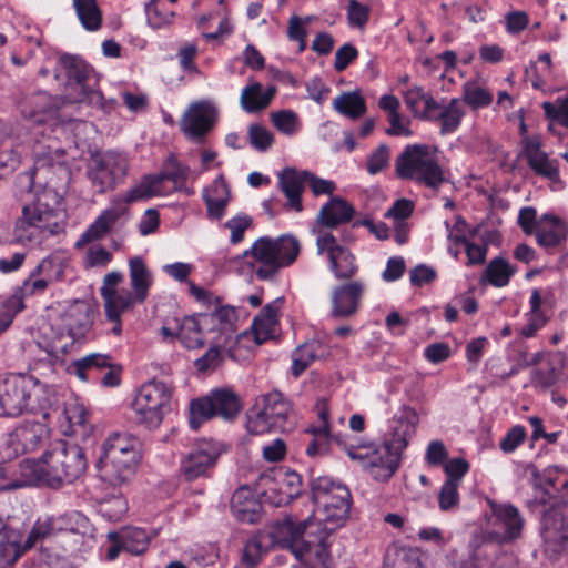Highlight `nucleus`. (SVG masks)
Returning a JSON list of instances; mask_svg holds the SVG:
<instances>
[{"label":"nucleus","mask_w":568,"mask_h":568,"mask_svg":"<svg viewBox=\"0 0 568 568\" xmlns=\"http://www.w3.org/2000/svg\"><path fill=\"white\" fill-rule=\"evenodd\" d=\"M141 442L129 433L114 432L102 444L98 460L100 478L113 487H121L135 475L141 460Z\"/></svg>","instance_id":"obj_1"},{"label":"nucleus","mask_w":568,"mask_h":568,"mask_svg":"<svg viewBox=\"0 0 568 568\" xmlns=\"http://www.w3.org/2000/svg\"><path fill=\"white\" fill-rule=\"evenodd\" d=\"M55 80H63L64 93L70 103H84L103 111L113 109L115 101H106L100 90L93 69L81 57L64 53L54 70Z\"/></svg>","instance_id":"obj_2"},{"label":"nucleus","mask_w":568,"mask_h":568,"mask_svg":"<svg viewBox=\"0 0 568 568\" xmlns=\"http://www.w3.org/2000/svg\"><path fill=\"white\" fill-rule=\"evenodd\" d=\"M59 203L58 195L53 191H44L32 205L22 207L21 216L16 221L13 239L17 243L41 244L51 235L63 231V225L58 221L59 210L50 205Z\"/></svg>","instance_id":"obj_3"},{"label":"nucleus","mask_w":568,"mask_h":568,"mask_svg":"<svg viewBox=\"0 0 568 568\" xmlns=\"http://www.w3.org/2000/svg\"><path fill=\"white\" fill-rule=\"evenodd\" d=\"M41 462L39 478L51 488L73 483L88 467L83 448L65 440L57 442L44 452Z\"/></svg>","instance_id":"obj_4"},{"label":"nucleus","mask_w":568,"mask_h":568,"mask_svg":"<svg viewBox=\"0 0 568 568\" xmlns=\"http://www.w3.org/2000/svg\"><path fill=\"white\" fill-rule=\"evenodd\" d=\"M301 251L298 240L290 234L276 240L263 236L256 240L251 250L245 251L244 256L252 257L261 265L255 268L258 280H272L283 267L295 262Z\"/></svg>","instance_id":"obj_5"},{"label":"nucleus","mask_w":568,"mask_h":568,"mask_svg":"<svg viewBox=\"0 0 568 568\" xmlns=\"http://www.w3.org/2000/svg\"><path fill=\"white\" fill-rule=\"evenodd\" d=\"M395 170L399 179L414 180L433 190L446 182L442 166L427 145H407L397 156Z\"/></svg>","instance_id":"obj_6"},{"label":"nucleus","mask_w":568,"mask_h":568,"mask_svg":"<svg viewBox=\"0 0 568 568\" xmlns=\"http://www.w3.org/2000/svg\"><path fill=\"white\" fill-rule=\"evenodd\" d=\"M173 390V385L155 379L143 384L131 404L132 420L149 430L158 428L171 410Z\"/></svg>","instance_id":"obj_7"},{"label":"nucleus","mask_w":568,"mask_h":568,"mask_svg":"<svg viewBox=\"0 0 568 568\" xmlns=\"http://www.w3.org/2000/svg\"><path fill=\"white\" fill-rule=\"evenodd\" d=\"M311 500L322 513L323 521L335 527L343 525L348 517L352 497L348 488L331 477L320 476L310 478Z\"/></svg>","instance_id":"obj_8"},{"label":"nucleus","mask_w":568,"mask_h":568,"mask_svg":"<svg viewBox=\"0 0 568 568\" xmlns=\"http://www.w3.org/2000/svg\"><path fill=\"white\" fill-rule=\"evenodd\" d=\"M242 409L241 399L231 389L217 388L206 396L193 398L189 405L187 423L192 430L196 432L201 426L215 418L233 420Z\"/></svg>","instance_id":"obj_9"},{"label":"nucleus","mask_w":568,"mask_h":568,"mask_svg":"<svg viewBox=\"0 0 568 568\" xmlns=\"http://www.w3.org/2000/svg\"><path fill=\"white\" fill-rule=\"evenodd\" d=\"M128 161L115 151H94L88 162L87 175L99 193L113 190L126 175Z\"/></svg>","instance_id":"obj_10"},{"label":"nucleus","mask_w":568,"mask_h":568,"mask_svg":"<svg viewBox=\"0 0 568 568\" xmlns=\"http://www.w3.org/2000/svg\"><path fill=\"white\" fill-rule=\"evenodd\" d=\"M38 381L24 374H11L0 384V417H18L31 409Z\"/></svg>","instance_id":"obj_11"},{"label":"nucleus","mask_w":568,"mask_h":568,"mask_svg":"<svg viewBox=\"0 0 568 568\" xmlns=\"http://www.w3.org/2000/svg\"><path fill=\"white\" fill-rule=\"evenodd\" d=\"M352 459L359 460L363 469L376 481H388L400 465L402 457L383 444L379 447L353 446L347 448Z\"/></svg>","instance_id":"obj_12"},{"label":"nucleus","mask_w":568,"mask_h":568,"mask_svg":"<svg viewBox=\"0 0 568 568\" xmlns=\"http://www.w3.org/2000/svg\"><path fill=\"white\" fill-rule=\"evenodd\" d=\"M219 119V110L210 100L192 102L184 111L180 121L185 138L195 143L203 144L214 129Z\"/></svg>","instance_id":"obj_13"},{"label":"nucleus","mask_w":568,"mask_h":568,"mask_svg":"<svg viewBox=\"0 0 568 568\" xmlns=\"http://www.w3.org/2000/svg\"><path fill=\"white\" fill-rule=\"evenodd\" d=\"M106 369L100 383L103 387H116L121 384L123 367L114 363L109 354L92 353L71 363L68 371L82 382L93 379L92 373Z\"/></svg>","instance_id":"obj_14"},{"label":"nucleus","mask_w":568,"mask_h":568,"mask_svg":"<svg viewBox=\"0 0 568 568\" xmlns=\"http://www.w3.org/2000/svg\"><path fill=\"white\" fill-rule=\"evenodd\" d=\"M336 528L335 525L323 521V518L317 521L304 520L296 559L302 560L306 555H314L325 562L328 558V538Z\"/></svg>","instance_id":"obj_15"},{"label":"nucleus","mask_w":568,"mask_h":568,"mask_svg":"<svg viewBox=\"0 0 568 568\" xmlns=\"http://www.w3.org/2000/svg\"><path fill=\"white\" fill-rule=\"evenodd\" d=\"M178 190V169L170 172L145 174L141 181L132 186L122 199L125 204H132L158 195H165Z\"/></svg>","instance_id":"obj_16"},{"label":"nucleus","mask_w":568,"mask_h":568,"mask_svg":"<svg viewBox=\"0 0 568 568\" xmlns=\"http://www.w3.org/2000/svg\"><path fill=\"white\" fill-rule=\"evenodd\" d=\"M227 450L223 443L209 442L190 452L181 466V474L186 481H193L206 474L213 467L219 457Z\"/></svg>","instance_id":"obj_17"},{"label":"nucleus","mask_w":568,"mask_h":568,"mask_svg":"<svg viewBox=\"0 0 568 568\" xmlns=\"http://www.w3.org/2000/svg\"><path fill=\"white\" fill-rule=\"evenodd\" d=\"M58 321L61 337L65 336L69 339L65 344L71 346L84 338L90 329L92 324L91 307L85 302L77 300L59 315Z\"/></svg>","instance_id":"obj_18"},{"label":"nucleus","mask_w":568,"mask_h":568,"mask_svg":"<svg viewBox=\"0 0 568 568\" xmlns=\"http://www.w3.org/2000/svg\"><path fill=\"white\" fill-rule=\"evenodd\" d=\"M49 429L45 424L24 419L9 434L8 446L16 455H23L39 449L48 438Z\"/></svg>","instance_id":"obj_19"},{"label":"nucleus","mask_w":568,"mask_h":568,"mask_svg":"<svg viewBox=\"0 0 568 568\" xmlns=\"http://www.w3.org/2000/svg\"><path fill=\"white\" fill-rule=\"evenodd\" d=\"M418 419L415 409L404 407L400 415L390 420L389 432L384 435L383 445L393 453H398V456L402 457L403 452L415 435Z\"/></svg>","instance_id":"obj_20"},{"label":"nucleus","mask_w":568,"mask_h":568,"mask_svg":"<svg viewBox=\"0 0 568 568\" xmlns=\"http://www.w3.org/2000/svg\"><path fill=\"white\" fill-rule=\"evenodd\" d=\"M498 546L489 540L485 534H475L467 547L466 555L453 554V564L456 568H491L493 558Z\"/></svg>","instance_id":"obj_21"},{"label":"nucleus","mask_w":568,"mask_h":568,"mask_svg":"<svg viewBox=\"0 0 568 568\" xmlns=\"http://www.w3.org/2000/svg\"><path fill=\"white\" fill-rule=\"evenodd\" d=\"M567 365L568 358L565 353L559 351L547 353L540 366L531 371V384L542 390L556 386L564 379Z\"/></svg>","instance_id":"obj_22"},{"label":"nucleus","mask_w":568,"mask_h":568,"mask_svg":"<svg viewBox=\"0 0 568 568\" xmlns=\"http://www.w3.org/2000/svg\"><path fill=\"white\" fill-rule=\"evenodd\" d=\"M363 293L364 284L362 282L355 281L336 286L332 292V317L347 318L353 316L358 310Z\"/></svg>","instance_id":"obj_23"},{"label":"nucleus","mask_w":568,"mask_h":568,"mask_svg":"<svg viewBox=\"0 0 568 568\" xmlns=\"http://www.w3.org/2000/svg\"><path fill=\"white\" fill-rule=\"evenodd\" d=\"M62 274L59 265L54 264L51 258H43L30 273L29 277L23 281L18 296H21L23 302L24 296L36 295L43 293L48 285L55 281Z\"/></svg>","instance_id":"obj_24"},{"label":"nucleus","mask_w":568,"mask_h":568,"mask_svg":"<svg viewBox=\"0 0 568 568\" xmlns=\"http://www.w3.org/2000/svg\"><path fill=\"white\" fill-rule=\"evenodd\" d=\"M521 155L526 158L528 166L540 176L550 181L559 178V170L556 160H550L548 154L541 151V142L538 138L525 136Z\"/></svg>","instance_id":"obj_25"},{"label":"nucleus","mask_w":568,"mask_h":568,"mask_svg":"<svg viewBox=\"0 0 568 568\" xmlns=\"http://www.w3.org/2000/svg\"><path fill=\"white\" fill-rule=\"evenodd\" d=\"M234 517L245 524H257L263 515V506L254 493L246 486L236 489L231 498Z\"/></svg>","instance_id":"obj_26"},{"label":"nucleus","mask_w":568,"mask_h":568,"mask_svg":"<svg viewBox=\"0 0 568 568\" xmlns=\"http://www.w3.org/2000/svg\"><path fill=\"white\" fill-rule=\"evenodd\" d=\"M237 318L234 307L221 306L210 314H199L197 318H190L186 324L192 327L203 325L207 327V331H219L229 339L230 334L235 331Z\"/></svg>","instance_id":"obj_27"},{"label":"nucleus","mask_w":568,"mask_h":568,"mask_svg":"<svg viewBox=\"0 0 568 568\" xmlns=\"http://www.w3.org/2000/svg\"><path fill=\"white\" fill-rule=\"evenodd\" d=\"M203 200L206 205L207 217L220 221L231 200V190L223 175L217 176L210 187L204 190Z\"/></svg>","instance_id":"obj_28"},{"label":"nucleus","mask_w":568,"mask_h":568,"mask_svg":"<svg viewBox=\"0 0 568 568\" xmlns=\"http://www.w3.org/2000/svg\"><path fill=\"white\" fill-rule=\"evenodd\" d=\"M278 185L287 199V206L296 212L303 210L302 192L306 185L304 171L286 168L278 174Z\"/></svg>","instance_id":"obj_29"},{"label":"nucleus","mask_w":568,"mask_h":568,"mask_svg":"<svg viewBox=\"0 0 568 568\" xmlns=\"http://www.w3.org/2000/svg\"><path fill=\"white\" fill-rule=\"evenodd\" d=\"M355 214L352 204L339 196H332L320 211L317 221L329 229L349 222Z\"/></svg>","instance_id":"obj_30"},{"label":"nucleus","mask_w":568,"mask_h":568,"mask_svg":"<svg viewBox=\"0 0 568 568\" xmlns=\"http://www.w3.org/2000/svg\"><path fill=\"white\" fill-rule=\"evenodd\" d=\"M539 223H546L535 231L537 243L542 247L559 246L567 237V225L556 215L545 214Z\"/></svg>","instance_id":"obj_31"},{"label":"nucleus","mask_w":568,"mask_h":568,"mask_svg":"<svg viewBox=\"0 0 568 568\" xmlns=\"http://www.w3.org/2000/svg\"><path fill=\"white\" fill-rule=\"evenodd\" d=\"M276 93V88L271 85L263 92V85L260 82H252L243 88L240 104L247 113H257L266 109Z\"/></svg>","instance_id":"obj_32"},{"label":"nucleus","mask_w":568,"mask_h":568,"mask_svg":"<svg viewBox=\"0 0 568 568\" xmlns=\"http://www.w3.org/2000/svg\"><path fill=\"white\" fill-rule=\"evenodd\" d=\"M282 303L283 298H277L265 305L261 310L260 314L254 318L252 331L256 344H262L272 337L277 324V314Z\"/></svg>","instance_id":"obj_33"},{"label":"nucleus","mask_w":568,"mask_h":568,"mask_svg":"<svg viewBox=\"0 0 568 568\" xmlns=\"http://www.w3.org/2000/svg\"><path fill=\"white\" fill-rule=\"evenodd\" d=\"M404 101L408 109L418 118L433 120L434 112L440 109V104L422 87H414L404 94Z\"/></svg>","instance_id":"obj_34"},{"label":"nucleus","mask_w":568,"mask_h":568,"mask_svg":"<svg viewBox=\"0 0 568 568\" xmlns=\"http://www.w3.org/2000/svg\"><path fill=\"white\" fill-rule=\"evenodd\" d=\"M263 414L273 419L281 432L286 430V423L292 412L288 399L278 390H272L263 396Z\"/></svg>","instance_id":"obj_35"},{"label":"nucleus","mask_w":568,"mask_h":568,"mask_svg":"<svg viewBox=\"0 0 568 568\" xmlns=\"http://www.w3.org/2000/svg\"><path fill=\"white\" fill-rule=\"evenodd\" d=\"M124 210L108 209L104 210L94 222L81 234L75 243V247H81L92 241L103 237L113 224L121 217Z\"/></svg>","instance_id":"obj_36"},{"label":"nucleus","mask_w":568,"mask_h":568,"mask_svg":"<svg viewBox=\"0 0 568 568\" xmlns=\"http://www.w3.org/2000/svg\"><path fill=\"white\" fill-rule=\"evenodd\" d=\"M124 276L121 272L113 271L108 273L103 278V285L100 288V294L104 301V306L110 304H118L121 307L133 306V294L129 290H116V285L123 281Z\"/></svg>","instance_id":"obj_37"},{"label":"nucleus","mask_w":568,"mask_h":568,"mask_svg":"<svg viewBox=\"0 0 568 568\" xmlns=\"http://www.w3.org/2000/svg\"><path fill=\"white\" fill-rule=\"evenodd\" d=\"M567 507L551 504L548 509L544 511L541 524L542 535L547 544L558 546L559 535L565 530L566 511Z\"/></svg>","instance_id":"obj_38"},{"label":"nucleus","mask_w":568,"mask_h":568,"mask_svg":"<svg viewBox=\"0 0 568 568\" xmlns=\"http://www.w3.org/2000/svg\"><path fill=\"white\" fill-rule=\"evenodd\" d=\"M303 521L295 523L293 518L287 517L278 521L273 531V537L277 544L290 552V556L297 557V548L301 539Z\"/></svg>","instance_id":"obj_39"},{"label":"nucleus","mask_w":568,"mask_h":568,"mask_svg":"<svg viewBox=\"0 0 568 568\" xmlns=\"http://www.w3.org/2000/svg\"><path fill=\"white\" fill-rule=\"evenodd\" d=\"M130 278L133 288V303H142L148 297L152 284L151 273L141 256H133L129 260Z\"/></svg>","instance_id":"obj_40"},{"label":"nucleus","mask_w":568,"mask_h":568,"mask_svg":"<svg viewBox=\"0 0 568 568\" xmlns=\"http://www.w3.org/2000/svg\"><path fill=\"white\" fill-rule=\"evenodd\" d=\"M111 536L119 537L124 545V551L134 556L144 554L151 541V535L145 529L131 526L111 531Z\"/></svg>","instance_id":"obj_41"},{"label":"nucleus","mask_w":568,"mask_h":568,"mask_svg":"<svg viewBox=\"0 0 568 568\" xmlns=\"http://www.w3.org/2000/svg\"><path fill=\"white\" fill-rule=\"evenodd\" d=\"M20 535L0 520V568L14 564L22 552Z\"/></svg>","instance_id":"obj_42"},{"label":"nucleus","mask_w":568,"mask_h":568,"mask_svg":"<svg viewBox=\"0 0 568 568\" xmlns=\"http://www.w3.org/2000/svg\"><path fill=\"white\" fill-rule=\"evenodd\" d=\"M329 270L337 280L352 278L358 271L355 255L345 246L327 257Z\"/></svg>","instance_id":"obj_43"},{"label":"nucleus","mask_w":568,"mask_h":568,"mask_svg":"<svg viewBox=\"0 0 568 568\" xmlns=\"http://www.w3.org/2000/svg\"><path fill=\"white\" fill-rule=\"evenodd\" d=\"M384 568H423L417 550L390 546L384 557Z\"/></svg>","instance_id":"obj_44"},{"label":"nucleus","mask_w":568,"mask_h":568,"mask_svg":"<svg viewBox=\"0 0 568 568\" xmlns=\"http://www.w3.org/2000/svg\"><path fill=\"white\" fill-rule=\"evenodd\" d=\"M517 272V267L511 265L505 258L497 256L493 258L486 266L481 281H487L496 287L506 286L510 277Z\"/></svg>","instance_id":"obj_45"},{"label":"nucleus","mask_w":568,"mask_h":568,"mask_svg":"<svg viewBox=\"0 0 568 568\" xmlns=\"http://www.w3.org/2000/svg\"><path fill=\"white\" fill-rule=\"evenodd\" d=\"M81 26L88 31H97L102 26V11L98 0H72Z\"/></svg>","instance_id":"obj_46"},{"label":"nucleus","mask_w":568,"mask_h":568,"mask_svg":"<svg viewBox=\"0 0 568 568\" xmlns=\"http://www.w3.org/2000/svg\"><path fill=\"white\" fill-rule=\"evenodd\" d=\"M308 433L314 436L306 447V454L310 457L326 454L329 449L331 442H335L346 453L347 448L351 446L343 440L341 435H331L325 428L312 427L308 429Z\"/></svg>","instance_id":"obj_47"},{"label":"nucleus","mask_w":568,"mask_h":568,"mask_svg":"<svg viewBox=\"0 0 568 568\" xmlns=\"http://www.w3.org/2000/svg\"><path fill=\"white\" fill-rule=\"evenodd\" d=\"M69 344L57 345L55 343L50 345V348L45 351L44 356L34 359L33 369L41 376L50 377L55 374L57 366L63 365V359L59 353L65 354L68 352Z\"/></svg>","instance_id":"obj_48"},{"label":"nucleus","mask_w":568,"mask_h":568,"mask_svg":"<svg viewBox=\"0 0 568 568\" xmlns=\"http://www.w3.org/2000/svg\"><path fill=\"white\" fill-rule=\"evenodd\" d=\"M496 519L504 526L503 539L511 540L517 538L523 529V518L518 509L513 505H504L495 510Z\"/></svg>","instance_id":"obj_49"},{"label":"nucleus","mask_w":568,"mask_h":568,"mask_svg":"<svg viewBox=\"0 0 568 568\" xmlns=\"http://www.w3.org/2000/svg\"><path fill=\"white\" fill-rule=\"evenodd\" d=\"M178 0H150L145 3V14L149 24L154 28H161L170 23L174 18L173 8H168L166 3L174 4Z\"/></svg>","instance_id":"obj_50"},{"label":"nucleus","mask_w":568,"mask_h":568,"mask_svg":"<svg viewBox=\"0 0 568 568\" xmlns=\"http://www.w3.org/2000/svg\"><path fill=\"white\" fill-rule=\"evenodd\" d=\"M334 109L351 119H357L366 112V104L358 92H344L333 101Z\"/></svg>","instance_id":"obj_51"},{"label":"nucleus","mask_w":568,"mask_h":568,"mask_svg":"<svg viewBox=\"0 0 568 568\" xmlns=\"http://www.w3.org/2000/svg\"><path fill=\"white\" fill-rule=\"evenodd\" d=\"M465 112L460 106L458 99H452L448 105L434 112V120L440 121V131L443 134L454 132L460 124Z\"/></svg>","instance_id":"obj_52"},{"label":"nucleus","mask_w":568,"mask_h":568,"mask_svg":"<svg viewBox=\"0 0 568 568\" xmlns=\"http://www.w3.org/2000/svg\"><path fill=\"white\" fill-rule=\"evenodd\" d=\"M62 529L60 531H69L80 535L81 537H93L94 528L87 516L79 511H71L59 518Z\"/></svg>","instance_id":"obj_53"},{"label":"nucleus","mask_w":568,"mask_h":568,"mask_svg":"<svg viewBox=\"0 0 568 568\" xmlns=\"http://www.w3.org/2000/svg\"><path fill=\"white\" fill-rule=\"evenodd\" d=\"M463 100L473 110L488 106L493 102V94L476 82L468 81L463 85Z\"/></svg>","instance_id":"obj_54"},{"label":"nucleus","mask_w":568,"mask_h":568,"mask_svg":"<svg viewBox=\"0 0 568 568\" xmlns=\"http://www.w3.org/2000/svg\"><path fill=\"white\" fill-rule=\"evenodd\" d=\"M24 307L21 296L12 294L0 301V335L12 324L14 316Z\"/></svg>","instance_id":"obj_55"},{"label":"nucleus","mask_w":568,"mask_h":568,"mask_svg":"<svg viewBox=\"0 0 568 568\" xmlns=\"http://www.w3.org/2000/svg\"><path fill=\"white\" fill-rule=\"evenodd\" d=\"M190 318H197V316H186L180 324V342L189 349L200 348L204 345L203 331L207 327L203 325L189 326L186 322Z\"/></svg>","instance_id":"obj_56"},{"label":"nucleus","mask_w":568,"mask_h":568,"mask_svg":"<svg viewBox=\"0 0 568 568\" xmlns=\"http://www.w3.org/2000/svg\"><path fill=\"white\" fill-rule=\"evenodd\" d=\"M62 528L63 527L60 525L59 519H48L44 521L38 520L29 532L24 541L23 549L33 547L37 541L53 535L55 531H60Z\"/></svg>","instance_id":"obj_57"},{"label":"nucleus","mask_w":568,"mask_h":568,"mask_svg":"<svg viewBox=\"0 0 568 568\" xmlns=\"http://www.w3.org/2000/svg\"><path fill=\"white\" fill-rule=\"evenodd\" d=\"M315 358H316V353L312 345L305 344V345L297 347L292 354V359H293V364L291 367L292 375L295 378L300 377L308 368V366L315 361Z\"/></svg>","instance_id":"obj_58"},{"label":"nucleus","mask_w":568,"mask_h":568,"mask_svg":"<svg viewBox=\"0 0 568 568\" xmlns=\"http://www.w3.org/2000/svg\"><path fill=\"white\" fill-rule=\"evenodd\" d=\"M246 428L250 434L261 435L271 430H280L276 424L268 416L263 414V409H251L247 415Z\"/></svg>","instance_id":"obj_59"},{"label":"nucleus","mask_w":568,"mask_h":568,"mask_svg":"<svg viewBox=\"0 0 568 568\" xmlns=\"http://www.w3.org/2000/svg\"><path fill=\"white\" fill-rule=\"evenodd\" d=\"M273 125L286 135L295 134L300 129L297 114L292 110H281L271 114Z\"/></svg>","instance_id":"obj_60"},{"label":"nucleus","mask_w":568,"mask_h":568,"mask_svg":"<svg viewBox=\"0 0 568 568\" xmlns=\"http://www.w3.org/2000/svg\"><path fill=\"white\" fill-rule=\"evenodd\" d=\"M542 109L548 120L568 128V95L565 98H557L552 102H544Z\"/></svg>","instance_id":"obj_61"},{"label":"nucleus","mask_w":568,"mask_h":568,"mask_svg":"<svg viewBox=\"0 0 568 568\" xmlns=\"http://www.w3.org/2000/svg\"><path fill=\"white\" fill-rule=\"evenodd\" d=\"M224 361L223 348L221 345L210 347L206 353L200 358L194 361V366L201 373L210 369L219 368Z\"/></svg>","instance_id":"obj_62"},{"label":"nucleus","mask_w":568,"mask_h":568,"mask_svg":"<svg viewBox=\"0 0 568 568\" xmlns=\"http://www.w3.org/2000/svg\"><path fill=\"white\" fill-rule=\"evenodd\" d=\"M459 485L453 483L452 480H446L442 486L438 494V504L439 508L443 511H448L458 506L459 503V494H458Z\"/></svg>","instance_id":"obj_63"},{"label":"nucleus","mask_w":568,"mask_h":568,"mask_svg":"<svg viewBox=\"0 0 568 568\" xmlns=\"http://www.w3.org/2000/svg\"><path fill=\"white\" fill-rule=\"evenodd\" d=\"M263 552L261 541L256 538L250 539L243 548L241 564L244 568H255L260 564Z\"/></svg>","instance_id":"obj_64"}]
</instances>
